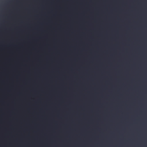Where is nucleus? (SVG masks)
<instances>
[{
    "label": "nucleus",
    "instance_id": "7ed1b4c3",
    "mask_svg": "<svg viewBox=\"0 0 147 147\" xmlns=\"http://www.w3.org/2000/svg\"><path fill=\"white\" fill-rule=\"evenodd\" d=\"M1 29H2V28L0 27V30Z\"/></svg>",
    "mask_w": 147,
    "mask_h": 147
},
{
    "label": "nucleus",
    "instance_id": "f257e3e1",
    "mask_svg": "<svg viewBox=\"0 0 147 147\" xmlns=\"http://www.w3.org/2000/svg\"><path fill=\"white\" fill-rule=\"evenodd\" d=\"M0 37H47V36H0Z\"/></svg>",
    "mask_w": 147,
    "mask_h": 147
},
{
    "label": "nucleus",
    "instance_id": "f03ea898",
    "mask_svg": "<svg viewBox=\"0 0 147 147\" xmlns=\"http://www.w3.org/2000/svg\"><path fill=\"white\" fill-rule=\"evenodd\" d=\"M12 38V37H11ZM27 38H48V37H26Z\"/></svg>",
    "mask_w": 147,
    "mask_h": 147
}]
</instances>
